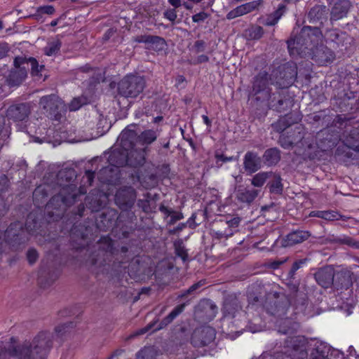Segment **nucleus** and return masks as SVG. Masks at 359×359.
I'll list each match as a JSON object with an SVG mask.
<instances>
[{
  "instance_id": "60",
  "label": "nucleus",
  "mask_w": 359,
  "mask_h": 359,
  "mask_svg": "<svg viewBox=\"0 0 359 359\" xmlns=\"http://www.w3.org/2000/svg\"><path fill=\"white\" fill-rule=\"evenodd\" d=\"M309 215L311 217H318V218H322L323 219V211H322V210L312 211V212H311Z\"/></svg>"
},
{
  "instance_id": "26",
  "label": "nucleus",
  "mask_w": 359,
  "mask_h": 359,
  "mask_svg": "<svg viewBox=\"0 0 359 359\" xmlns=\"http://www.w3.org/2000/svg\"><path fill=\"white\" fill-rule=\"evenodd\" d=\"M241 310L238 299L236 297H229L224 300L223 306V313L224 316L234 318L236 313Z\"/></svg>"
},
{
  "instance_id": "39",
  "label": "nucleus",
  "mask_w": 359,
  "mask_h": 359,
  "mask_svg": "<svg viewBox=\"0 0 359 359\" xmlns=\"http://www.w3.org/2000/svg\"><path fill=\"white\" fill-rule=\"evenodd\" d=\"M333 241H335L336 243L345 244V245H347L348 246L354 247L355 248H359V244L358 243L355 242L349 236H343L341 237L334 238Z\"/></svg>"
},
{
  "instance_id": "24",
  "label": "nucleus",
  "mask_w": 359,
  "mask_h": 359,
  "mask_svg": "<svg viewBox=\"0 0 359 359\" xmlns=\"http://www.w3.org/2000/svg\"><path fill=\"white\" fill-rule=\"evenodd\" d=\"M300 120L301 118L299 116L293 117L292 114H289L280 118L276 123H273L271 126L275 131L278 133H283L293 123H297Z\"/></svg>"
},
{
  "instance_id": "50",
  "label": "nucleus",
  "mask_w": 359,
  "mask_h": 359,
  "mask_svg": "<svg viewBox=\"0 0 359 359\" xmlns=\"http://www.w3.org/2000/svg\"><path fill=\"white\" fill-rule=\"evenodd\" d=\"M209 15L205 12H200L192 16V20L194 22H201L208 18Z\"/></svg>"
},
{
  "instance_id": "32",
  "label": "nucleus",
  "mask_w": 359,
  "mask_h": 359,
  "mask_svg": "<svg viewBox=\"0 0 359 359\" xmlns=\"http://www.w3.org/2000/svg\"><path fill=\"white\" fill-rule=\"evenodd\" d=\"M284 8L285 6L283 5H279L276 11L262 20V23L266 26L275 25L283 15L284 13Z\"/></svg>"
},
{
  "instance_id": "5",
  "label": "nucleus",
  "mask_w": 359,
  "mask_h": 359,
  "mask_svg": "<svg viewBox=\"0 0 359 359\" xmlns=\"http://www.w3.org/2000/svg\"><path fill=\"white\" fill-rule=\"evenodd\" d=\"M305 129L302 125L296 126L294 128L292 134L286 135L282 134L279 139V142L284 149H289L293 145L301 144L304 148H298L295 150V153L303 158H312V154L310 150L314 147L313 143L304 137Z\"/></svg>"
},
{
  "instance_id": "53",
  "label": "nucleus",
  "mask_w": 359,
  "mask_h": 359,
  "mask_svg": "<svg viewBox=\"0 0 359 359\" xmlns=\"http://www.w3.org/2000/svg\"><path fill=\"white\" fill-rule=\"evenodd\" d=\"M0 179L2 182V185H0V192H2L7 189L8 187V180L5 175H1Z\"/></svg>"
},
{
  "instance_id": "23",
  "label": "nucleus",
  "mask_w": 359,
  "mask_h": 359,
  "mask_svg": "<svg viewBox=\"0 0 359 359\" xmlns=\"http://www.w3.org/2000/svg\"><path fill=\"white\" fill-rule=\"evenodd\" d=\"M14 67L15 68L10 72L8 80L11 86H18L22 83L27 77V67L24 65Z\"/></svg>"
},
{
  "instance_id": "49",
  "label": "nucleus",
  "mask_w": 359,
  "mask_h": 359,
  "mask_svg": "<svg viewBox=\"0 0 359 359\" xmlns=\"http://www.w3.org/2000/svg\"><path fill=\"white\" fill-rule=\"evenodd\" d=\"M163 14L165 18L171 22H175L177 16L175 8H169L166 10Z\"/></svg>"
},
{
  "instance_id": "47",
  "label": "nucleus",
  "mask_w": 359,
  "mask_h": 359,
  "mask_svg": "<svg viewBox=\"0 0 359 359\" xmlns=\"http://www.w3.org/2000/svg\"><path fill=\"white\" fill-rule=\"evenodd\" d=\"M83 102L81 98L77 97L73 99V100L69 104V109L70 111H76L78 110L83 104Z\"/></svg>"
},
{
  "instance_id": "14",
  "label": "nucleus",
  "mask_w": 359,
  "mask_h": 359,
  "mask_svg": "<svg viewBox=\"0 0 359 359\" xmlns=\"http://www.w3.org/2000/svg\"><path fill=\"white\" fill-rule=\"evenodd\" d=\"M31 112L30 106L27 103L14 104L7 110V116L14 121H22L27 119Z\"/></svg>"
},
{
  "instance_id": "21",
  "label": "nucleus",
  "mask_w": 359,
  "mask_h": 359,
  "mask_svg": "<svg viewBox=\"0 0 359 359\" xmlns=\"http://www.w3.org/2000/svg\"><path fill=\"white\" fill-rule=\"evenodd\" d=\"M262 3V0H257L238 6L227 14V18L233 19L255 11Z\"/></svg>"
},
{
  "instance_id": "22",
  "label": "nucleus",
  "mask_w": 359,
  "mask_h": 359,
  "mask_svg": "<svg viewBox=\"0 0 359 359\" xmlns=\"http://www.w3.org/2000/svg\"><path fill=\"white\" fill-rule=\"evenodd\" d=\"M29 64L31 65L32 74L33 75H39L44 69L43 65H39L38 62L34 57H26L22 56L15 57L14 59V66L19 67V65L26 66L27 68Z\"/></svg>"
},
{
  "instance_id": "33",
  "label": "nucleus",
  "mask_w": 359,
  "mask_h": 359,
  "mask_svg": "<svg viewBox=\"0 0 359 359\" xmlns=\"http://www.w3.org/2000/svg\"><path fill=\"white\" fill-rule=\"evenodd\" d=\"M271 176V172H260L253 176L251 179V184L255 187H262Z\"/></svg>"
},
{
  "instance_id": "48",
  "label": "nucleus",
  "mask_w": 359,
  "mask_h": 359,
  "mask_svg": "<svg viewBox=\"0 0 359 359\" xmlns=\"http://www.w3.org/2000/svg\"><path fill=\"white\" fill-rule=\"evenodd\" d=\"M73 326H74L73 323L70 322L68 323H65V324L57 326L55 327V332L57 333L58 334H62L69 327H73Z\"/></svg>"
},
{
  "instance_id": "44",
  "label": "nucleus",
  "mask_w": 359,
  "mask_h": 359,
  "mask_svg": "<svg viewBox=\"0 0 359 359\" xmlns=\"http://www.w3.org/2000/svg\"><path fill=\"white\" fill-rule=\"evenodd\" d=\"M38 257L39 254L35 249L31 248L27 251V258L30 264L35 263L36 261L38 259Z\"/></svg>"
},
{
  "instance_id": "31",
  "label": "nucleus",
  "mask_w": 359,
  "mask_h": 359,
  "mask_svg": "<svg viewBox=\"0 0 359 359\" xmlns=\"http://www.w3.org/2000/svg\"><path fill=\"white\" fill-rule=\"evenodd\" d=\"M185 306L186 304L184 303L177 306L165 318L161 320L159 326L156 327L155 330H161L171 323L172 320L184 311Z\"/></svg>"
},
{
  "instance_id": "63",
  "label": "nucleus",
  "mask_w": 359,
  "mask_h": 359,
  "mask_svg": "<svg viewBox=\"0 0 359 359\" xmlns=\"http://www.w3.org/2000/svg\"><path fill=\"white\" fill-rule=\"evenodd\" d=\"M86 175L88 178V181L89 184H90L93 180L94 177H95V172H92L90 170H87L86 172Z\"/></svg>"
},
{
  "instance_id": "1",
  "label": "nucleus",
  "mask_w": 359,
  "mask_h": 359,
  "mask_svg": "<svg viewBox=\"0 0 359 359\" xmlns=\"http://www.w3.org/2000/svg\"><path fill=\"white\" fill-rule=\"evenodd\" d=\"M53 334L48 331H41L32 339L15 345L14 339L2 346L0 343V359H46L53 348Z\"/></svg>"
},
{
  "instance_id": "6",
  "label": "nucleus",
  "mask_w": 359,
  "mask_h": 359,
  "mask_svg": "<svg viewBox=\"0 0 359 359\" xmlns=\"http://www.w3.org/2000/svg\"><path fill=\"white\" fill-rule=\"evenodd\" d=\"M157 137V131L154 130H145L137 135L134 130L126 128L121 132L119 139L124 149H135V142L149 145L156 141Z\"/></svg>"
},
{
  "instance_id": "51",
  "label": "nucleus",
  "mask_w": 359,
  "mask_h": 359,
  "mask_svg": "<svg viewBox=\"0 0 359 359\" xmlns=\"http://www.w3.org/2000/svg\"><path fill=\"white\" fill-rule=\"evenodd\" d=\"M159 210L165 215V217H170L173 211L172 208H169L163 204L160 205Z\"/></svg>"
},
{
  "instance_id": "28",
  "label": "nucleus",
  "mask_w": 359,
  "mask_h": 359,
  "mask_svg": "<svg viewBox=\"0 0 359 359\" xmlns=\"http://www.w3.org/2000/svg\"><path fill=\"white\" fill-rule=\"evenodd\" d=\"M269 105L270 108L277 111H285L289 103V100L285 96H282L280 93L273 94V97H269Z\"/></svg>"
},
{
  "instance_id": "30",
  "label": "nucleus",
  "mask_w": 359,
  "mask_h": 359,
  "mask_svg": "<svg viewBox=\"0 0 359 359\" xmlns=\"http://www.w3.org/2000/svg\"><path fill=\"white\" fill-rule=\"evenodd\" d=\"M278 332L285 334H292L299 325L290 318L280 319L278 323Z\"/></svg>"
},
{
  "instance_id": "15",
  "label": "nucleus",
  "mask_w": 359,
  "mask_h": 359,
  "mask_svg": "<svg viewBox=\"0 0 359 359\" xmlns=\"http://www.w3.org/2000/svg\"><path fill=\"white\" fill-rule=\"evenodd\" d=\"M335 58L334 52L327 46L321 44L313 49V59L320 65H327Z\"/></svg>"
},
{
  "instance_id": "7",
  "label": "nucleus",
  "mask_w": 359,
  "mask_h": 359,
  "mask_svg": "<svg viewBox=\"0 0 359 359\" xmlns=\"http://www.w3.org/2000/svg\"><path fill=\"white\" fill-rule=\"evenodd\" d=\"M145 86L144 77L129 74L124 76L118 83V93L126 98H136L142 93Z\"/></svg>"
},
{
  "instance_id": "10",
  "label": "nucleus",
  "mask_w": 359,
  "mask_h": 359,
  "mask_svg": "<svg viewBox=\"0 0 359 359\" xmlns=\"http://www.w3.org/2000/svg\"><path fill=\"white\" fill-rule=\"evenodd\" d=\"M241 218L235 217L229 220L220 221L219 226L212 229V236L217 239L228 238L238 231Z\"/></svg>"
},
{
  "instance_id": "29",
  "label": "nucleus",
  "mask_w": 359,
  "mask_h": 359,
  "mask_svg": "<svg viewBox=\"0 0 359 359\" xmlns=\"http://www.w3.org/2000/svg\"><path fill=\"white\" fill-rule=\"evenodd\" d=\"M263 159L269 166L276 165L280 160V151L277 148L266 149L263 155Z\"/></svg>"
},
{
  "instance_id": "18",
  "label": "nucleus",
  "mask_w": 359,
  "mask_h": 359,
  "mask_svg": "<svg viewBox=\"0 0 359 359\" xmlns=\"http://www.w3.org/2000/svg\"><path fill=\"white\" fill-rule=\"evenodd\" d=\"M260 190L255 188L239 186L236 189V198L243 203L250 204L259 194Z\"/></svg>"
},
{
  "instance_id": "11",
  "label": "nucleus",
  "mask_w": 359,
  "mask_h": 359,
  "mask_svg": "<svg viewBox=\"0 0 359 359\" xmlns=\"http://www.w3.org/2000/svg\"><path fill=\"white\" fill-rule=\"evenodd\" d=\"M136 191L132 187H123L117 190L115 203L123 210L130 209L136 200Z\"/></svg>"
},
{
  "instance_id": "54",
  "label": "nucleus",
  "mask_w": 359,
  "mask_h": 359,
  "mask_svg": "<svg viewBox=\"0 0 359 359\" xmlns=\"http://www.w3.org/2000/svg\"><path fill=\"white\" fill-rule=\"evenodd\" d=\"M215 158L217 159V161H222L223 163H225V162H228V161H231L233 160V156H230V157H226L225 156H224L223 154H215Z\"/></svg>"
},
{
  "instance_id": "12",
  "label": "nucleus",
  "mask_w": 359,
  "mask_h": 359,
  "mask_svg": "<svg viewBox=\"0 0 359 359\" xmlns=\"http://www.w3.org/2000/svg\"><path fill=\"white\" fill-rule=\"evenodd\" d=\"M216 332L210 326L196 329L191 336V344L195 347H203L212 343L215 339Z\"/></svg>"
},
{
  "instance_id": "46",
  "label": "nucleus",
  "mask_w": 359,
  "mask_h": 359,
  "mask_svg": "<svg viewBox=\"0 0 359 359\" xmlns=\"http://www.w3.org/2000/svg\"><path fill=\"white\" fill-rule=\"evenodd\" d=\"M206 43L203 40H198L195 41L193 50L195 53H198L201 52H203L205 50Z\"/></svg>"
},
{
  "instance_id": "62",
  "label": "nucleus",
  "mask_w": 359,
  "mask_h": 359,
  "mask_svg": "<svg viewBox=\"0 0 359 359\" xmlns=\"http://www.w3.org/2000/svg\"><path fill=\"white\" fill-rule=\"evenodd\" d=\"M152 326H153V325H151V324L149 325L148 326L145 327L144 328H142L140 330H139L138 332H137L134 334V336H137V335L143 334L146 333L151 328Z\"/></svg>"
},
{
  "instance_id": "38",
  "label": "nucleus",
  "mask_w": 359,
  "mask_h": 359,
  "mask_svg": "<svg viewBox=\"0 0 359 359\" xmlns=\"http://www.w3.org/2000/svg\"><path fill=\"white\" fill-rule=\"evenodd\" d=\"M55 11V8L50 5L39 6L37 8L34 16L38 19L41 18L42 14L53 15Z\"/></svg>"
},
{
  "instance_id": "59",
  "label": "nucleus",
  "mask_w": 359,
  "mask_h": 359,
  "mask_svg": "<svg viewBox=\"0 0 359 359\" xmlns=\"http://www.w3.org/2000/svg\"><path fill=\"white\" fill-rule=\"evenodd\" d=\"M177 254L178 256L181 257L183 260H185L187 257V253L183 248H177Z\"/></svg>"
},
{
  "instance_id": "34",
  "label": "nucleus",
  "mask_w": 359,
  "mask_h": 359,
  "mask_svg": "<svg viewBox=\"0 0 359 359\" xmlns=\"http://www.w3.org/2000/svg\"><path fill=\"white\" fill-rule=\"evenodd\" d=\"M271 177H273V180L268 184L270 191L273 194H281L283 189L281 177L273 172Z\"/></svg>"
},
{
  "instance_id": "13",
  "label": "nucleus",
  "mask_w": 359,
  "mask_h": 359,
  "mask_svg": "<svg viewBox=\"0 0 359 359\" xmlns=\"http://www.w3.org/2000/svg\"><path fill=\"white\" fill-rule=\"evenodd\" d=\"M39 104L50 116H53L55 119L59 118L58 110L62 107V102L57 95L52 94L42 97Z\"/></svg>"
},
{
  "instance_id": "19",
  "label": "nucleus",
  "mask_w": 359,
  "mask_h": 359,
  "mask_svg": "<svg viewBox=\"0 0 359 359\" xmlns=\"http://www.w3.org/2000/svg\"><path fill=\"white\" fill-rule=\"evenodd\" d=\"M325 39L327 42L333 43V48L341 49L346 46L351 39L344 32L337 29H331L326 32Z\"/></svg>"
},
{
  "instance_id": "9",
  "label": "nucleus",
  "mask_w": 359,
  "mask_h": 359,
  "mask_svg": "<svg viewBox=\"0 0 359 359\" xmlns=\"http://www.w3.org/2000/svg\"><path fill=\"white\" fill-rule=\"evenodd\" d=\"M270 77L266 72H259L255 78L252 84V93L259 101L269 100L270 97Z\"/></svg>"
},
{
  "instance_id": "8",
  "label": "nucleus",
  "mask_w": 359,
  "mask_h": 359,
  "mask_svg": "<svg viewBox=\"0 0 359 359\" xmlns=\"http://www.w3.org/2000/svg\"><path fill=\"white\" fill-rule=\"evenodd\" d=\"M293 62H287L274 69L271 75V83L280 88H287L295 81L297 71Z\"/></svg>"
},
{
  "instance_id": "52",
  "label": "nucleus",
  "mask_w": 359,
  "mask_h": 359,
  "mask_svg": "<svg viewBox=\"0 0 359 359\" xmlns=\"http://www.w3.org/2000/svg\"><path fill=\"white\" fill-rule=\"evenodd\" d=\"M209 61V57L206 55H198L194 61V65H198L201 63L208 62Z\"/></svg>"
},
{
  "instance_id": "42",
  "label": "nucleus",
  "mask_w": 359,
  "mask_h": 359,
  "mask_svg": "<svg viewBox=\"0 0 359 359\" xmlns=\"http://www.w3.org/2000/svg\"><path fill=\"white\" fill-rule=\"evenodd\" d=\"M205 282L204 280H200L198 283L193 284L191 286L189 287L187 290L184 291L180 295V297H187L189 294H192L195 291H196L198 289H199L201 287H202L204 285Z\"/></svg>"
},
{
  "instance_id": "3",
  "label": "nucleus",
  "mask_w": 359,
  "mask_h": 359,
  "mask_svg": "<svg viewBox=\"0 0 359 359\" xmlns=\"http://www.w3.org/2000/svg\"><path fill=\"white\" fill-rule=\"evenodd\" d=\"M298 30H293L290 39L287 41V47L290 54H299L304 49L318 41L321 36L320 30L318 27H304L298 35Z\"/></svg>"
},
{
  "instance_id": "16",
  "label": "nucleus",
  "mask_w": 359,
  "mask_h": 359,
  "mask_svg": "<svg viewBox=\"0 0 359 359\" xmlns=\"http://www.w3.org/2000/svg\"><path fill=\"white\" fill-rule=\"evenodd\" d=\"M262 161L258 154L249 151L243 158V168L248 175L256 172L262 168Z\"/></svg>"
},
{
  "instance_id": "45",
  "label": "nucleus",
  "mask_w": 359,
  "mask_h": 359,
  "mask_svg": "<svg viewBox=\"0 0 359 359\" xmlns=\"http://www.w3.org/2000/svg\"><path fill=\"white\" fill-rule=\"evenodd\" d=\"M184 218V215L180 212H177L173 210L172 213L170 215V219L168 224L169 225H172L175 224L177 221L181 220Z\"/></svg>"
},
{
  "instance_id": "55",
  "label": "nucleus",
  "mask_w": 359,
  "mask_h": 359,
  "mask_svg": "<svg viewBox=\"0 0 359 359\" xmlns=\"http://www.w3.org/2000/svg\"><path fill=\"white\" fill-rule=\"evenodd\" d=\"M124 353L123 349H116L107 359H118Z\"/></svg>"
},
{
  "instance_id": "41",
  "label": "nucleus",
  "mask_w": 359,
  "mask_h": 359,
  "mask_svg": "<svg viewBox=\"0 0 359 359\" xmlns=\"http://www.w3.org/2000/svg\"><path fill=\"white\" fill-rule=\"evenodd\" d=\"M342 218V216L337 212L332 210L323 211V219L327 221L339 220Z\"/></svg>"
},
{
  "instance_id": "2",
  "label": "nucleus",
  "mask_w": 359,
  "mask_h": 359,
  "mask_svg": "<svg viewBox=\"0 0 359 359\" xmlns=\"http://www.w3.org/2000/svg\"><path fill=\"white\" fill-rule=\"evenodd\" d=\"M121 148L113 149L109 156V165L103 168L99 172L100 180L106 183H112L118 178L119 168L128 165L137 167L142 165L145 161V149H133Z\"/></svg>"
},
{
  "instance_id": "25",
  "label": "nucleus",
  "mask_w": 359,
  "mask_h": 359,
  "mask_svg": "<svg viewBox=\"0 0 359 359\" xmlns=\"http://www.w3.org/2000/svg\"><path fill=\"white\" fill-rule=\"evenodd\" d=\"M134 41L137 43L151 45L153 48L159 50L162 49L165 44V41L163 38L147 34L137 36L134 38Z\"/></svg>"
},
{
  "instance_id": "58",
  "label": "nucleus",
  "mask_w": 359,
  "mask_h": 359,
  "mask_svg": "<svg viewBox=\"0 0 359 359\" xmlns=\"http://www.w3.org/2000/svg\"><path fill=\"white\" fill-rule=\"evenodd\" d=\"M286 311V307L280 306L277 310V311L274 313V315L277 316L278 317H281L282 316L285 314Z\"/></svg>"
},
{
  "instance_id": "64",
  "label": "nucleus",
  "mask_w": 359,
  "mask_h": 359,
  "mask_svg": "<svg viewBox=\"0 0 359 359\" xmlns=\"http://www.w3.org/2000/svg\"><path fill=\"white\" fill-rule=\"evenodd\" d=\"M168 2L175 8H179L182 5L181 0H168Z\"/></svg>"
},
{
  "instance_id": "20",
  "label": "nucleus",
  "mask_w": 359,
  "mask_h": 359,
  "mask_svg": "<svg viewBox=\"0 0 359 359\" xmlns=\"http://www.w3.org/2000/svg\"><path fill=\"white\" fill-rule=\"evenodd\" d=\"M311 236L307 231H294L288 233L282 241L283 247H290L306 241Z\"/></svg>"
},
{
  "instance_id": "27",
  "label": "nucleus",
  "mask_w": 359,
  "mask_h": 359,
  "mask_svg": "<svg viewBox=\"0 0 359 359\" xmlns=\"http://www.w3.org/2000/svg\"><path fill=\"white\" fill-rule=\"evenodd\" d=\"M350 7V3L346 0H341L337 2L332 9L331 18L334 20L344 17Z\"/></svg>"
},
{
  "instance_id": "35",
  "label": "nucleus",
  "mask_w": 359,
  "mask_h": 359,
  "mask_svg": "<svg viewBox=\"0 0 359 359\" xmlns=\"http://www.w3.org/2000/svg\"><path fill=\"white\" fill-rule=\"evenodd\" d=\"M62 43L59 39L48 42L43 50L46 55L52 56L57 53L61 48Z\"/></svg>"
},
{
  "instance_id": "61",
  "label": "nucleus",
  "mask_w": 359,
  "mask_h": 359,
  "mask_svg": "<svg viewBox=\"0 0 359 359\" xmlns=\"http://www.w3.org/2000/svg\"><path fill=\"white\" fill-rule=\"evenodd\" d=\"M8 53V48L0 44V59L4 57Z\"/></svg>"
},
{
  "instance_id": "36",
  "label": "nucleus",
  "mask_w": 359,
  "mask_h": 359,
  "mask_svg": "<svg viewBox=\"0 0 359 359\" xmlns=\"http://www.w3.org/2000/svg\"><path fill=\"white\" fill-rule=\"evenodd\" d=\"M136 359H156L155 351L151 347H144L137 353Z\"/></svg>"
},
{
  "instance_id": "57",
  "label": "nucleus",
  "mask_w": 359,
  "mask_h": 359,
  "mask_svg": "<svg viewBox=\"0 0 359 359\" xmlns=\"http://www.w3.org/2000/svg\"><path fill=\"white\" fill-rule=\"evenodd\" d=\"M202 304H203V306L209 307L210 309H211L214 311L217 309L216 305L214 304L212 302H211L209 300L203 301V302H202Z\"/></svg>"
},
{
  "instance_id": "17",
  "label": "nucleus",
  "mask_w": 359,
  "mask_h": 359,
  "mask_svg": "<svg viewBox=\"0 0 359 359\" xmlns=\"http://www.w3.org/2000/svg\"><path fill=\"white\" fill-rule=\"evenodd\" d=\"M315 278L317 283L325 288L331 286L334 281V269L330 266L320 269L315 273Z\"/></svg>"
},
{
  "instance_id": "43",
  "label": "nucleus",
  "mask_w": 359,
  "mask_h": 359,
  "mask_svg": "<svg viewBox=\"0 0 359 359\" xmlns=\"http://www.w3.org/2000/svg\"><path fill=\"white\" fill-rule=\"evenodd\" d=\"M306 262H307V259H299V260L294 262L292 264L290 271L289 272L290 277H293L295 274V272L299 269L302 267V266L304 264H305L306 263Z\"/></svg>"
},
{
  "instance_id": "37",
  "label": "nucleus",
  "mask_w": 359,
  "mask_h": 359,
  "mask_svg": "<svg viewBox=\"0 0 359 359\" xmlns=\"http://www.w3.org/2000/svg\"><path fill=\"white\" fill-rule=\"evenodd\" d=\"M248 36L250 39L257 40L262 37L264 29L260 26H255L250 28L248 31Z\"/></svg>"
},
{
  "instance_id": "56",
  "label": "nucleus",
  "mask_w": 359,
  "mask_h": 359,
  "mask_svg": "<svg viewBox=\"0 0 359 359\" xmlns=\"http://www.w3.org/2000/svg\"><path fill=\"white\" fill-rule=\"evenodd\" d=\"M137 205L139 207L142 208L144 212L148 211L149 202L147 201L139 200L137 202Z\"/></svg>"
},
{
  "instance_id": "40",
  "label": "nucleus",
  "mask_w": 359,
  "mask_h": 359,
  "mask_svg": "<svg viewBox=\"0 0 359 359\" xmlns=\"http://www.w3.org/2000/svg\"><path fill=\"white\" fill-rule=\"evenodd\" d=\"M323 11L319 6H314L312 8L309 13V18L312 20H316L320 19L323 15Z\"/></svg>"
},
{
  "instance_id": "4",
  "label": "nucleus",
  "mask_w": 359,
  "mask_h": 359,
  "mask_svg": "<svg viewBox=\"0 0 359 359\" xmlns=\"http://www.w3.org/2000/svg\"><path fill=\"white\" fill-rule=\"evenodd\" d=\"M114 251L112 240L109 237H102L98 243L97 252L88 261L91 271L97 274L107 271Z\"/></svg>"
}]
</instances>
